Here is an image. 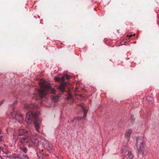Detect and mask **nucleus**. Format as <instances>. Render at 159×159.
I'll use <instances>...</instances> for the list:
<instances>
[{
  "instance_id": "1",
  "label": "nucleus",
  "mask_w": 159,
  "mask_h": 159,
  "mask_svg": "<svg viewBox=\"0 0 159 159\" xmlns=\"http://www.w3.org/2000/svg\"><path fill=\"white\" fill-rule=\"evenodd\" d=\"M39 85L41 90L37 89L36 91V93H37L36 96L37 97L42 98L47 93H50L52 94L55 93V89L52 88L50 84L44 80H41L40 81Z\"/></svg>"
},
{
  "instance_id": "2",
  "label": "nucleus",
  "mask_w": 159,
  "mask_h": 159,
  "mask_svg": "<svg viewBox=\"0 0 159 159\" xmlns=\"http://www.w3.org/2000/svg\"><path fill=\"white\" fill-rule=\"evenodd\" d=\"M39 112L34 113L31 111H29L27 113L25 120L27 123H30L34 121V125L35 130L38 132H39L41 128V121L37 118Z\"/></svg>"
},
{
  "instance_id": "3",
  "label": "nucleus",
  "mask_w": 159,
  "mask_h": 159,
  "mask_svg": "<svg viewBox=\"0 0 159 159\" xmlns=\"http://www.w3.org/2000/svg\"><path fill=\"white\" fill-rule=\"evenodd\" d=\"M136 146L139 153H143L146 145L144 138L142 137H136Z\"/></svg>"
},
{
  "instance_id": "4",
  "label": "nucleus",
  "mask_w": 159,
  "mask_h": 159,
  "mask_svg": "<svg viewBox=\"0 0 159 159\" xmlns=\"http://www.w3.org/2000/svg\"><path fill=\"white\" fill-rule=\"evenodd\" d=\"M32 135L30 134L28 138H26L25 137H23L20 138V142L23 144H25L28 143L32 142L35 145H37L39 143V140L36 138L33 139Z\"/></svg>"
},
{
  "instance_id": "5",
  "label": "nucleus",
  "mask_w": 159,
  "mask_h": 159,
  "mask_svg": "<svg viewBox=\"0 0 159 159\" xmlns=\"http://www.w3.org/2000/svg\"><path fill=\"white\" fill-rule=\"evenodd\" d=\"M121 151V153L124 157H127L130 159L133 158L134 157L133 155L131 152L128 151V148L127 147L122 148Z\"/></svg>"
},
{
  "instance_id": "6",
  "label": "nucleus",
  "mask_w": 159,
  "mask_h": 159,
  "mask_svg": "<svg viewBox=\"0 0 159 159\" xmlns=\"http://www.w3.org/2000/svg\"><path fill=\"white\" fill-rule=\"evenodd\" d=\"M18 135H20V138L23 137H25L26 138H28L29 136L30 135V134L27 131L23 129H20L19 130H18Z\"/></svg>"
},
{
  "instance_id": "7",
  "label": "nucleus",
  "mask_w": 159,
  "mask_h": 159,
  "mask_svg": "<svg viewBox=\"0 0 159 159\" xmlns=\"http://www.w3.org/2000/svg\"><path fill=\"white\" fill-rule=\"evenodd\" d=\"M80 106L82 109L83 110V112L84 113V116L83 117H78L77 119L79 120H80L84 117H85L87 116V114L88 111V109L86 108H85L84 105L83 103H81L80 104Z\"/></svg>"
},
{
  "instance_id": "8",
  "label": "nucleus",
  "mask_w": 159,
  "mask_h": 159,
  "mask_svg": "<svg viewBox=\"0 0 159 159\" xmlns=\"http://www.w3.org/2000/svg\"><path fill=\"white\" fill-rule=\"evenodd\" d=\"M15 119L17 120L18 122L21 123L24 120V118L22 114H19L17 113H16Z\"/></svg>"
},
{
  "instance_id": "9",
  "label": "nucleus",
  "mask_w": 159,
  "mask_h": 159,
  "mask_svg": "<svg viewBox=\"0 0 159 159\" xmlns=\"http://www.w3.org/2000/svg\"><path fill=\"white\" fill-rule=\"evenodd\" d=\"M61 84L58 87V89L60 91L62 92H64L65 91V87L66 85L67 82H63L61 83Z\"/></svg>"
},
{
  "instance_id": "10",
  "label": "nucleus",
  "mask_w": 159,
  "mask_h": 159,
  "mask_svg": "<svg viewBox=\"0 0 159 159\" xmlns=\"http://www.w3.org/2000/svg\"><path fill=\"white\" fill-rule=\"evenodd\" d=\"M132 132V131L131 129H129L126 131L125 134V137L127 138L128 141L130 138V136Z\"/></svg>"
},
{
  "instance_id": "11",
  "label": "nucleus",
  "mask_w": 159,
  "mask_h": 159,
  "mask_svg": "<svg viewBox=\"0 0 159 159\" xmlns=\"http://www.w3.org/2000/svg\"><path fill=\"white\" fill-rule=\"evenodd\" d=\"M36 105L35 104H27L25 105V108L28 110H30L34 107Z\"/></svg>"
},
{
  "instance_id": "12",
  "label": "nucleus",
  "mask_w": 159,
  "mask_h": 159,
  "mask_svg": "<svg viewBox=\"0 0 159 159\" xmlns=\"http://www.w3.org/2000/svg\"><path fill=\"white\" fill-rule=\"evenodd\" d=\"M55 80L56 81H60L61 83V82H64L65 78H64V77H62L61 78H60L57 77H55Z\"/></svg>"
},
{
  "instance_id": "13",
  "label": "nucleus",
  "mask_w": 159,
  "mask_h": 159,
  "mask_svg": "<svg viewBox=\"0 0 159 159\" xmlns=\"http://www.w3.org/2000/svg\"><path fill=\"white\" fill-rule=\"evenodd\" d=\"M13 135L14 138L15 139H17L18 138L20 139V135H18V133H17V132H14Z\"/></svg>"
},
{
  "instance_id": "14",
  "label": "nucleus",
  "mask_w": 159,
  "mask_h": 159,
  "mask_svg": "<svg viewBox=\"0 0 159 159\" xmlns=\"http://www.w3.org/2000/svg\"><path fill=\"white\" fill-rule=\"evenodd\" d=\"M45 148L48 150H51L52 148V146L51 145L48 144L47 146H45Z\"/></svg>"
},
{
  "instance_id": "15",
  "label": "nucleus",
  "mask_w": 159,
  "mask_h": 159,
  "mask_svg": "<svg viewBox=\"0 0 159 159\" xmlns=\"http://www.w3.org/2000/svg\"><path fill=\"white\" fill-rule=\"evenodd\" d=\"M20 149L22 151L25 153H26L27 151V149L26 148H22L20 147Z\"/></svg>"
},
{
  "instance_id": "16",
  "label": "nucleus",
  "mask_w": 159,
  "mask_h": 159,
  "mask_svg": "<svg viewBox=\"0 0 159 159\" xmlns=\"http://www.w3.org/2000/svg\"><path fill=\"white\" fill-rule=\"evenodd\" d=\"M146 99L148 101L151 102L153 100V98L150 96H148L146 98Z\"/></svg>"
},
{
  "instance_id": "17",
  "label": "nucleus",
  "mask_w": 159,
  "mask_h": 159,
  "mask_svg": "<svg viewBox=\"0 0 159 159\" xmlns=\"http://www.w3.org/2000/svg\"><path fill=\"white\" fill-rule=\"evenodd\" d=\"M20 155L19 154H14L12 155V157L14 158H20Z\"/></svg>"
},
{
  "instance_id": "18",
  "label": "nucleus",
  "mask_w": 159,
  "mask_h": 159,
  "mask_svg": "<svg viewBox=\"0 0 159 159\" xmlns=\"http://www.w3.org/2000/svg\"><path fill=\"white\" fill-rule=\"evenodd\" d=\"M20 159H28V157L26 155H24L21 157H20Z\"/></svg>"
},
{
  "instance_id": "19",
  "label": "nucleus",
  "mask_w": 159,
  "mask_h": 159,
  "mask_svg": "<svg viewBox=\"0 0 159 159\" xmlns=\"http://www.w3.org/2000/svg\"><path fill=\"white\" fill-rule=\"evenodd\" d=\"M63 77H64V78H65V77L66 78V79L67 80H69L70 78V76L67 74L65 75Z\"/></svg>"
},
{
  "instance_id": "20",
  "label": "nucleus",
  "mask_w": 159,
  "mask_h": 159,
  "mask_svg": "<svg viewBox=\"0 0 159 159\" xmlns=\"http://www.w3.org/2000/svg\"><path fill=\"white\" fill-rule=\"evenodd\" d=\"M2 136H1V137H0V140H2Z\"/></svg>"
},
{
  "instance_id": "21",
  "label": "nucleus",
  "mask_w": 159,
  "mask_h": 159,
  "mask_svg": "<svg viewBox=\"0 0 159 159\" xmlns=\"http://www.w3.org/2000/svg\"><path fill=\"white\" fill-rule=\"evenodd\" d=\"M0 159H4V158L0 156Z\"/></svg>"
},
{
  "instance_id": "22",
  "label": "nucleus",
  "mask_w": 159,
  "mask_h": 159,
  "mask_svg": "<svg viewBox=\"0 0 159 159\" xmlns=\"http://www.w3.org/2000/svg\"><path fill=\"white\" fill-rule=\"evenodd\" d=\"M132 36V35H129H129H128L127 36H129V37H131Z\"/></svg>"
},
{
  "instance_id": "23",
  "label": "nucleus",
  "mask_w": 159,
  "mask_h": 159,
  "mask_svg": "<svg viewBox=\"0 0 159 159\" xmlns=\"http://www.w3.org/2000/svg\"><path fill=\"white\" fill-rule=\"evenodd\" d=\"M1 150H2V148L1 147H0V151H1Z\"/></svg>"
},
{
  "instance_id": "24",
  "label": "nucleus",
  "mask_w": 159,
  "mask_h": 159,
  "mask_svg": "<svg viewBox=\"0 0 159 159\" xmlns=\"http://www.w3.org/2000/svg\"><path fill=\"white\" fill-rule=\"evenodd\" d=\"M135 35V34H134L133 35L134 36Z\"/></svg>"
},
{
  "instance_id": "25",
  "label": "nucleus",
  "mask_w": 159,
  "mask_h": 159,
  "mask_svg": "<svg viewBox=\"0 0 159 159\" xmlns=\"http://www.w3.org/2000/svg\"><path fill=\"white\" fill-rule=\"evenodd\" d=\"M36 99L37 100V99H38V98H36Z\"/></svg>"
}]
</instances>
